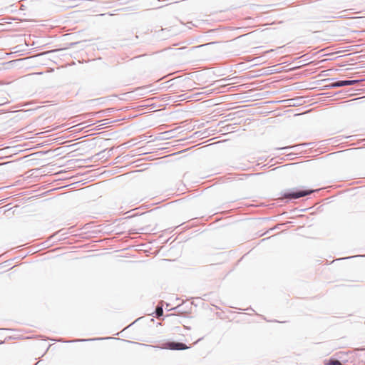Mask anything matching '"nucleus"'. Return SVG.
<instances>
[{
	"mask_svg": "<svg viewBox=\"0 0 365 365\" xmlns=\"http://www.w3.org/2000/svg\"><path fill=\"white\" fill-rule=\"evenodd\" d=\"M163 348L171 350H185L188 349V346L180 342H167L163 344Z\"/></svg>",
	"mask_w": 365,
	"mask_h": 365,
	"instance_id": "obj_1",
	"label": "nucleus"
},
{
	"mask_svg": "<svg viewBox=\"0 0 365 365\" xmlns=\"http://www.w3.org/2000/svg\"><path fill=\"white\" fill-rule=\"evenodd\" d=\"M312 192V190H302L296 192H288L284 194L286 198L297 199L301 197L306 196Z\"/></svg>",
	"mask_w": 365,
	"mask_h": 365,
	"instance_id": "obj_2",
	"label": "nucleus"
},
{
	"mask_svg": "<svg viewBox=\"0 0 365 365\" xmlns=\"http://www.w3.org/2000/svg\"><path fill=\"white\" fill-rule=\"evenodd\" d=\"M358 82V81L352 80V81H340L332 84L334 87H341L345 86H351L354 85Z\"/></svg>",
	"mask_w": 365,
	"mask_h": 365,
	"instance_id": "obj_3",
	"label": "nucleus"
},
{
	"mask_svg": "<svg viewBox=\"0 0 365 365\" xmlns=\"http://www.w3.org/2000/svg\"><path fill=\"white\" fill-rule=\"evenodd\" d=\"M324 365H342V364L339 360L330 359L324 361Z\"/></svg>",
	"mask_w": 365,
	"mask_h": 365,
	"instance_id": "obj_4",
	"label": "nucleus"
},
{
	"mask_svg": "<svg viewBox=\"0 0 365 365\" xmlns=\"http://www.w3.org/2000/svg\"><path fill=\"white\" fill-rule=\"evenodd\" d=\"M163 314V308L161 307H158L156 308V315L158 317H161Z\"/></svg>",
	"mask_w": 365,
	"mask_h": 365,
	"instance_id": "obj_5",
	"label": "nucleus"
}]
</instances>
